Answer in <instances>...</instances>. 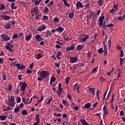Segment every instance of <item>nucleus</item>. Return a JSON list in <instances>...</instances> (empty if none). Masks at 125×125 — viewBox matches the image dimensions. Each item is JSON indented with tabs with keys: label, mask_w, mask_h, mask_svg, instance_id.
<instances>
[{
	"label": "nucleus",
	"mask_w": 125,
	"mask_h": 125,
	"mask_svg": "<svg viewBox=\"0 0 125 125\" xmlns=\"http://www.w3.org/2000/svg\"><path fill=\"white\" fill-rule=\"evenodd\" d=\"M49 72L47 71L43 70L41 71L40 73V77L38 78V81L42 82L43 80H44L45 78L49 77Z\"/></svg>",
	"instance_id": "f257e3e1"
},
{
	"label": "nucleus",
	"mask_w": 125,
	"mask_h": 125,
	"mask_svg": "<svg viewBox=\"0 0 125 125\" xmlns=\"http://www.w3.org/2000/svg\"><path fill=\"white\" fill-rule=\"evenodd\" d=\"M53 91L54 92H56L59 96V97H61V94H62V92H63V88H62V84L61 83H59L58 85V90H55V87L52 88Z\"/></svg>",
	"instance_id": "f03ea898"
},
{
	"label": "nucleus",
	"mask_w": 125,
	"mask_h": 125,
	"mask_svg": "<svg viewBox=\"0 0 125 125\" xmlns=\"http://www.w3.org/2000/svg\"><path fill=\"white\" fill-rule=\"evenodd\" d=\"M8 104L10 107H13L14 105H15V101L14 100V96H11L10 98L8 101Z\"/></svg>",
	"instance_id": "7ed1b4c3"
},
{
	"label": "nucleus",
	"mask_w": 125,
	"mask_h": 125,
	"mask_svg": "<svg viewBox=\"0 0 125 125\" xmlns=\"http://www.w3.org/2000/svg\"><path fill=\"white\" fill-rule=\"evenodd\" d=\"M84 38H80L79 42H85L88 39H89V35H87L86 34H84L83 35Z\"/></svg>",
	"instance_id": "20e7f679"
},
{
	"label": "nucleus",
	"mask_w": 125,
	"mask_h": 125,
	"mask_svg": "<svg viewBox=\"0 0 125 125\" xmlns=\"http://www.w3.org/2000/svg\"><path fill=\"white\" fill-rule=\"evenodd\" d=\"M20 85H21L20 91H25L27 86V83L26 82L21 83Z\"/></svg>",
	"instance_id": "39448f33"
},
{
	"label": "nucleus",
	"mask_w": 125,
	"mask_h": 125,
	"mask_svg": "<svg viewBox=\"0 0 125 125\" xmlns=\"http://www.w3.org/2000/svg\"><path fill=\"white\" fill-rule=\"evenodd\" d=\"M104 19L105 16H104L99 17L98 19V22H100L99 23V26H100V27H102V25H103V21H104Z\"/></svg>",
	"instance_id": "423d86ee"
},
{
	"label": "nucleus",
	"mask_w": 125,
	"mask_h": 125,
	"mask_svg": "<svg viewBox=\"0 0 125 125\" xmlns=\"http://www.w3.org/2000/svg\"><path fill=\"white\" fill-rule=\"evenodd\" d=\"M1 37L4 40V42H8L10 40V37L4 33L1 35Z\"/></svg>",
	"instance_id": "0eeeda50"
},
{
	"label": "nucleus",
	"mask_w": 125,
	"mask_h": 125,
	"mask_svg": "<svg viewBox=\"0 0 125 125\" xmlns=\"http://www.w3.org/2000/svg\"><path fill=\"white\" fill-rule=\"evenodd\" d=\"M78 125H90L84 119H81L78 121Z\"/></svg>",
	"instance_id": "6e6552de"
},
{
	"label": "nucleus",
	"mask_w": 125,
	"mask_h": 125,
	"mask_svg": "<svg viewBox=\"0 0 125 125\" xmlns=\"http://www.w3.org/2000/svg\"><path fill=\"white\" fill-rule=\"evenodd\" d=\"M35 13V15H37V14H39V7L38 6H35L34 7V9H32L31 10V13Z\"/></svg>",
	"instance_id": "1a4fd4ad"
},
{
	"label": "nucleus",
	"mask_w": 125,
	"mask_h": 125,
	"mask_svg": "<svg viewBox=\"0 0 125 125\" xmlns=\"http://www.w3.org/2000/svg\"><path fill=\"white\" fill-rule=\"evenodd\" d=\"M35 119L37 122L34 123L33 125H38L39 124H40V122H41V120L40 119V115L36 114Z\"/></svg>",
	"instance_id": "9d476101"
},
{
	"label": "nucleus",
	"mask_w": 125,
	"mask_h": 125,
	"mask_svg": "<svg viewBox=\"0 0 125 125\" xmlns=\"http://www.w3.org/2000/svg\"><path fill=\"white\" fill-rule=\"evenodd\" d=\"M46 29V26H45V25H42L37 28V31H38V32H42L43 30H45Z\"/></svg>",
	"instance_id": "9b49d317"
},
{
	"label": "nucleus",
	"mask_w": 125,
	"mask_h": 125,
	"mask_svg": "<svg viewBox=\"0 0 125 125\" xmlns=\"http://www.w3.org/2000/svg\"><path fill=\"white\" fill-rule=\"evenodd\" d=\"M77 61H78V58L77 57H70V61L69 62L70 63H76V62H77Z\"/></svg>",
	"instance_id": "f8f14e48"
},
{
	"label": "nucleus",
	"mask_w": 125,
	"mask_h": 125,
	"mask_svg": "<svg viewBox=\"0 0 125 125\" xmlns=\"http://www.w3.org/2000/svg\"><path fill=\"white\" fill-rule=\"evenodd\" d=\"M35 38L37 42H42V38L41 37V35L40 34H37Z\"/></svg>",
	"instance_id": "ddd939ff"
},
{
	"label": "nucleus",
	"mask_w": 125,
	"mask_h": 125,
	"mask_svg": "<svg viewBox=\"0 0 125 125\" xmlns=\"http://www.w3.org/2000/svg\"><path fill=\"white\" fill-rule=\"evenodd\" d=\"M75 49V45H73L70 47H67L66 48V51H70V50H74Z\"/></svg>",
	"instance_id": "4468645a"
},
{
	"label": "nucleus",
	"mask_w": 125,
	"mask_h": 125,
	"mask_svg": "<svg viewBox=\"0 0 125 125\" xmlns=\"http://www.w3.org/2000/svg\"><path fill=\"white\" fill-rule=\"evenodd\" d=\"M76 5L77 8H83V3L81 1H78Z\"/></svg>",
	"instance_id": "2eb2a0df"
},
{
	"label": "nucleus",
	"mask_w": 125,
	"mask_h": 125,
	"mask_svg": "<svg viewBox=\"0 0 125 125\" xmlns=\"http://www.w3.org/2000/svg\"><path fill=\"white\" fill-rule=\"evenodd\" d=\"M83 49V44L78 45H77V46L76 47V49H77V51H80L81 50H82Z\"/></svg>",
	"instance_id": "dca6fc26"
},
{
	"label": "nucleus",
	"mask_w": 125,
	"mask_h": 125,
	"mask_svg": "<svg viewBox=\"0 0 125 125\" xmlns=\"http://www.w3.org/2000/svg\"><path fill=\"white\" fill-rule=\"evenodd\" d=\"M90 107H91V104L89 103L85 104L83 106L84 109H89Z\"/></svg>",
	"instance_id": "f3484780"
},
{
	"label": "nucleus",
	"mask_w": 125,
	"mask_h": 125,
	"mask_svg": "<svg viewBox=\"0 0 125 125\" xmlns=\"http://www.w3.org/2000/svg\"><path fill=\"white\" fill-rule=\"evenodd\" d=\"M76 89H77L78 93L80 92V91L79 90V89H80V85H78V83H76L74 85V90L75 91Z\"/></svg>",
	"instance_id": "a211bd4d"
},
{
	"label": "nucleus",
	"mask_w": 125,
	"mask_h": 125,
	"mask_svg": "<svg viewBox=\"0 0 125 125\" xmlns=\"http://www.w3.org/2000/svg\"><path fill=\"white\" fill-rule=\"evenodd\" d=\"M10 65H11V66H12L13 67H17L18 68V67H19V66H20V63H16V62H15L10 64Z\"/></svg>",
	"instance_id": "6ab92c4d"
},
{
	"label": "nucleus",
	"mask_w": 125,
	"mask_h": 125,
	"mask_svg": "<svg viewBox=\"0 0 125 125\" xmlns=\"http://www.w3.org/2000/svg\"><path fill=\"white\" fill-rule=\"evenodd\" d=\"M31 39H32V34H29L25 37V41H26V42H30Z\"/></svg>",
	"instance_id": "aec40b11"
},
{
	"label": "nucleus",
	"mask_w": 125,
	"mask_h": 125,
	"mask_svg": "<svg viewBox=\"0 0 125 125\" xmlns=\"http://www.w3.org/2000/svg\"><path fill=\"white\" fill-rule=\"evenodd\" d=\"M64 31V28L62 27H58L57 28V31L59 32V33H62V32H63Z\"/></svg>",
	"instance_id": "412c9836"
},
{
	"label": "nucleus",
	"mask_w": 125,
	"mask_h": 125,
	"mask_svg": "<svg viewBox=\"0 0 125 125\" xmlns=\"http://www.w3.org/2000/svg\"><path fill=\"white\" fill-rule=\"evenodd\" d=\"M60 56H62V52L61 51L58 52V53L56 55V57L59 60H60Z\"/></svg>",
	"instance_id": "4be33fe9"
},
{
	"label": "nucleus",
	"mask_w": 125,
	"mask_h": 125,
	"mask_svg": "<svg viewBox=\"0 0 125 125\" xmlns=\"http://www.w3.org/2000/svg\"><path fill=\"white\" fill-rule=\"evenodd\" d=\"M103 45H104V55H107V48L106 47V44H105V43H103Z\"/></svg>",
	"instance_id": "5701e85b"
},
{
	"label": "nucleus",
	"mask_w": 125,
	"mask_h": 125,
	"mask_svg": "<svg viewBox=\"0 0 125 125\" xmlns=\"http://www.w3.org/2000/svg\"><path fill=\"white\" fill-rule=\"evenodd\" d=\"M63 38L65 41H67V42L70 41V37H69L67 34H65Z\"/></svg>",
	"instance_id": "b1692460"
},
{
	"label": "nucleus",
	"mask_w": 125,
	"mask_h": 125,
	"mask_svg": "<svg viewBox=\"0 0 125 125\" xmlns=\"http://www.w3.org/2000/svg\"><path fill=\"white\" fill-rule=\"evenodd\" d=\"M2 77L3 79V81H6V79H7V77H6V75L4 73H2Z\"/></svg>",
	"instance_id": "393cba45"
},
{
	"label": "nucleus",
	"mask_w": 125,
	"mask_h": 125,
	"mask_svg": "<svg viewBox=\"0 0 125 125\" xmlns=\"http://www.w3.org/2000/svg\"><path fill=\"white\" fill-rule=\"evenodd\" d=\"M10 27H11V24H10V23H8L4 26V28L6 30H8L9 29H10Z\"/></svg>",
	"instance_id": "a878e982"
},
{
	"label": "nucleus",
	"mask_w": 125,
	"mask_h": 125,
	"mask_svg": "<svg viewBox=\"0 0 125 125\" xmlns=\"http://www.w3.org/2000/svg\"><path fill=\"white\" fill-rule=\"evenodd\" d=\"M62 0L65 6H67V7H69V6H70V4L68 3V1H67V0Z\"/></svg>",
	"instance_id": "bb28decb"
},
{
	"label": "nucleus",
	"mask_w": 125,
	"mask_h": 125,
	"mask_svg": "<svg viewBox=\"0 0 125 125\" xmlns=\"http://www.w3.org/2000/svg\"><path fill=\"white\" fill-rule=\"evenodd\" d=\"M15 5V3H11V7L12 8V9H17V6H14Z\"/></svg>",
	"instance_id": "cd10ccee"
},
{
	"label": "nucleus",
	"mask_w": 125,
	"mask_h": 125,
	"mask_svg": "<svg viewBox=\"0 0 125 125\" xmlns=\"http://www.w3.org/2000/svg\"><path fill=\"white\" fill-rule=\"evenodd\" d=\"M7 117L5 115H0V121H4Z\"/></svg>",
	"instance_id": "c85d7f7f"
},
{
	"label": "nucleus",
	"mask_w": 125,
	"mask_h": 125,
	"mask_svg": "<svg viewBox=\"0 0 125 125\" xmlns=\"http://www.w3.org/2000/svg\"><path fill=\"white\" fill-rule=\"evenodd\" d=\"M48 20V17L45 15L43 16V18H42V21H47Z\"/></svg>",
	"instance_id": "c756f323"
},
{
	"label": "nucleus",
	"mask_w": 125,
	"mask_h": 125,
	"mask_svg": "<svg viewBox=\"0 0 125 125\" xmlns=\"http://www.w3.org/2000/svg\"><path fill=\"white\" fill-rule=\"evenodd\" d=\"M21 114L22 116H26V115H28V112H27V110L24 109L22 111Z\"/></svg>",
	"instance_id": "7c9ffc66"
},
{
	"label": "nucleus",
	"mask_w": 125,
	"mask_h": 125,
	"mask_svg": "<svg viewBox=\"0 0 125 125\" xmlns=\"http://www.w3.org/2000/svg\"><path fill=\"white\" fill-rule=\"evenodd\" d=\"M53 21L55 23H59L60 21L58 17H55Z\"/></svg>",
	"instance_id": "2f4dec72"
},
{
	"label": "nucleus",
	"mask_w": 125,
	"mask_h": 125,
	"mask_svg": "<svg viewBox=\"0 0 125 125\" xmlns=\"http://www.w3.org/2000/svg\"><path fill=\"white\" fill-rule=\"evenodd\" d=\"M97 71H98V67H96V68L95 67L92 70V74H95V73H96Z\"/></svg>",
	"instance_id": "473e14b6"
},
{
	"label": "nucleus",
	"mask_w": 125,
	"mask_h": 125,
	"mask_svg": "<svg viewBox=\"0 0 125 125\" xmlns=\"http://www.w3.org/2000/svg\"><path fill=\"white\" fill-rule=\"evenodd\" d=\"M51 35V33H50V32L48 30H47L46 32V35H45V38H48L49 37V36H50Z\"/></svg>",
	"instance_id": "72a5a7b5"
},
{
	"label": "nucleus",
	"mask_w": 125,
	"mask_h": 125,
	"mask_svg": "<svg viewBox=\"0 0 125 125\" xmlns=\"http://www.w3.org/2000/svg\"><path fill=\"white\" fill-rule=\"evenodd\" d=\"M56 81V78L54 76H52V78H51L50 82L51 83H54Z\"/></svg>",
	"instance_id": "f704fd0d"
},
{
	"label": "nucleus",
	"mask_w": 125,
	"mask_h": 125,
	"mask_svg": "<svg viewBox=\"0 0 125 125\" xmlns=\"http://www.w3.org/2000/svg\"><path fill=\"white\" fill-rule=\"evenodd\" d=\"M22 102L24 103L25 105H26V104H28V102L29 101L28 100L26 101V99H25V98H22Z\"/></svg>",
	"instance_id": "c9c22d12"
},
{
	"label": "nucleus",
	"mask_w": 125,
	"mask_h": 125,
	"mask_svg": "<svg viewBox=\"0 0 125 125\" xmlns=\"http://www.w3.org/2000/svg\"><path fill=\"white\" fill-rule=\"evenodd\" d=\"M5 8V6L3 4H0V10H3Z\"/></svg>",
	"instance_id": "e433bc0d"
},
{
	"label": "nucleus",
	"mask_w": 125,
	"mask_h": 125,
	"mask_svg": "<svg viewBox=\"0 0 125 125\" xmlns=\"http://www.w3.org/2000/svg\"><path fill=\"white\" fill-rule=\"evenodd\" d=\"M25 68H26L25 66L21 65V64L19 66H18V68L19 69V70H22V69H25Z\"/></svg>",
	"instance_id": "4c0bfd02"
},
{
	"label": "nucleus",
	"mask_w": 125,
	"mask_h": 125,
	"mask_svg": "<svg viewBox=\"0 0 125 125\" xmlns=\"http://www.w3.org/2000/svg\"><path fill=\"white\" fill-rule=\"evenodd\" d=\"M42 54L41 53H39L36 56V59H41L42 58Z\"/></svg>",
	"instance_id": "58836bf2"
},
{
	"label": "nucleus",
	"mask_w": 125,
	"mask_h": 125,
	"mask_svg": "<svg viewBox=\"0 0 125 125\" xmlns=\"http://www.w3.org/2000/svg\"><path fill=\"white\" fill-rule=\"evenodd\" d=\"M74 12H71L69 15V17L70 19H72V18H74Z\"/></svg>",
	"instance_id": "ea45409f"
},
{
	"label": "nucleus",
	"mask_w": 125,
	"mask_h": 125,
	"mask_svg": "<svg viewBox=\"0 0 125 125\" xmlns=\"http://www.w3.org/2000/svg\"><path fill=\"white\" fill-rule=\"evenodd\" d=\"M20 110V107H15L14 108V112L15 113H18V112H19Z\"/></svg>",
	"instance_id": "a19ab883"
},
{
	"label": "nucleus",
	"mask_w": 125,
	"mask_h": 125,
	"mask_svg": "<svg viewBox=\"0 0 125 125\" xmlns=\"http://www.w3.org/2000/svg\"><path fill=\"white\" fill-rule=\"evenodd\" d=\"M71 79V78L70 77H67L66 79H65V83L66 84H68V83H69V82H70V80Z\"/></svg>",
	"instance_id": "79ce46f5"
},
{
	"label": "nucleus",
	"mask_w": 125,
	"mask_h": 125,
	"mask_svg": "<svg viewBox=\"0 0 125 125\" xmlns=\"http://www.w3.org/2000/svg\"><path fill=\"white\" fill-rule=\"evenodd\" d=\"M124 51L123 50H121L120 53V57H124Z\"/></svg>",
	"instance_id": "37998d69"
},
{
	"label": "nucleus",
	"mask_w": 125,
	"mask_h": 125,
	"mask_svg": "<svg viewBox=\"0 0 125 125\" xmlns=\"http://www.w3.org/2000/svg\"><path fill=\"white\" fill-rule=\"evenodd\" d=\"M10 19V17L9 16H7V15L4 16V19L5 20H9Z\"/></svg>",
	"instance_id": "c03bdc74"
},
{
	"label": "nucleus",
	"mask_w": 125,
	"mask_h": 125,
	"mask_svg": "<svg viewBox=\"0 0 125 125\" xmlns=\"http://www.w3.org/2000/svg\"><path fill=\"white\" fill-rule=\"evenodd\" d=\"M6 49H7L8 50H9V51H10V52H12L13 51V50H12V49H11V48H10V47H9V46H6Z\"/></svg>",
	"instance_id": "a18cd8bd"
},
{
	"label": "nucleus",
	"mask_w": 125,
	"mask_h": 125,
	"mask_svg": "<svg viewBox=\"0 0 125 125\" xmlns=\"http://www.w3.org/2000/svg\"><path fill=\"white\" fill-rule=\"evenodd\" d=\"M12 85L11 84H9L8 86V91H11L12 90Z\"/></svg>",
	"instance_id": "49530a36"
},
{
	"label": "nucleus",
	"mask_w": 125,
	"mask_h": 125,
	"mask_svg": "<svg viewBox=\"0 0 125 125\" xmlns=\"http://www.w3.org/2000/svg\"><path fill=\"white\" fill-rule=\"evenodd\" d=\"M118 7H119V4H114V5H113V8H114L115 9L114 10H116V9H118Z\"/></svg>",
	"instance_id": "de8ad7c7"
},
{
	"label": "nucleus",
	"mask_w": 125,
	"mask_h": 125,
	"mask_svg": "<svg viewBox=\"0 0 125 125\" xmlns=\"http://www.w3.org/2000/svg\"><path fill=\"white\" fill-rule=\"evenodd\" d=\"M106 27H108L109 28H113V27H114V24H113V23H110L106 25Z\"/></svg>",
	"instance_id": "09e8293b"
},
{
	"label": "nucleus",
	"mask_w": 125,
	"mask_h": 125,
	"mask_svg": "<svg viewBox=\"0 0 125 125\" xmlns=\"http://www.w3.org/2000/svg\"><path fill=\"white\" fill-rule=\"evenodd\" d=\"M39 14H37V15H36V19L37 20H40V19H41V17L42 16L41 15H38Z\"/></svg>",
	"instance_id": "8fccbe9b"
},
{
	"label": "nucleus",
	"mask_w": 125,
	"mask_h": 125,
	"mask_svg": "<svg viewBox=\"0 0 125 125\" xmlns=\"http://www.w3.org/2000/svg\"><path fill=\"white\" fill-rule=\"evenodd\" d=\"M98 4H99V5L103 4V1L102 0H99L98 1Z\"/></svg>",
	"instance_id": "3c124183"
},
{
	"label": "nucleus",
	"mask_w": 125,
	"mask_h": 125,
	"mask_svg": "<svg viewBox=\"0 0 125 125\" xmlns=\"http://www.w3.org/2000/svg\"><path fill=\"white\" fill-rule=\"evenodd\" d=\"M49 12V9H48V7H45V9H44V12L45 13H47V12Z\"/></svg>",
	"instance_id": "603ef678"
},
{
	"label": "nucleus",
	"mask_w": 125,
	"mask_h": 125,
	"mask_svg": "<svg viewBox=\"0 0 125 125\" xmlns=\"http://www.w3.org/2000/svg\"><path fill=\"white\" fill-rule=\"evenodd\" d=\"M11 110V107L10 106H7L6 109H4L5 112H6V111H10Z\"/></svg>",
	"instance_id": "864d4df0"
},
{
	"label": "nucleus",
	"mask_w": 125,
	"mask_h": 125,
	"mask_svg": "<svg viewBox=\"0 0 125 125\" xmlns=\"http://www.w3.org/2000/svg\"><path fill=\"white\" fill-rule=\"evenodd\" d=\"M52 98H51L50 99H49L48 102L46 103L47 105H49V104H50L51 101H52Z\"/></svg>",
	"instance_id": "5fc2aeb1"
},
{
	"label": "nucleus",
	"mask_w": 125,
	"mask_h": 125,
	"mask_svg": "<svg viewBox=\"0 0 125 125\" xmlns=\"http://www.w3.org/2000/svg\"><path fill=\"white\" fill-rule=\"evenodd\" d=\"M98 51L99 53H103V49L102 48H101L98 49Z\"/></svg>",
	"instance_id": "6e6d98bb"
},
{
	"label": "nucleus",
	"mask_w": 125,
	"mask_h": 125,
	"mask_svg": "<svg viewBox=\"0 0 125 125\" xmlns=\"http://www.w3.org/2000/svg\"><path fill=\"white\" fill-rule=\"evenodd\" d=\"M94 89H95V88H92L91 87H89V90H90L92 93L94 92Z\"/></svg>",
	"instance_id": "4d7b16f0"
},
{
	"label": "nucleus",
	"mask_w": 125,
	"mask_h": 125,
	"mask_svg": "<svg viewBox=\"0 0 125 125\" xmlns=\"http://www.w3.org/2000/svg\"><path fill=\"white\" fill-rule=\"evenodd\" d=\"M115 11H116V10L114 9H111V10L110 11V12L112 14H115Z\"/></svg>",
	"instance_id": "13d9d810"
},
{
	"label": "nucleus",
	"mask_w": 125,
	"mask_h": 125,
	"mask_svg": "<svg viewBox=\"0 0 125 125\" xmlns=\"http://www.w3.org/2000/svg\"><path fill=\"white\" fill-rule=\"evenodd\" d=\"M26 73L27 74H32V73H33V70H31L30 69H28L27 71H26Z\"/></svg>",
	"instance_id": "bf43d9fd"
},
{
	"label": "nucleus",
	"mask_w": 125,
	"mask_h": 125,
	"mask_svg": "<svg viewBox=\"0 0 125 125\" xmlns=\"http://www.w3.org/2000/svg\"><path fill=\"white\" fill-rule=\"evenodd\" d=\"M20 102H21V98H20V97H18L17 98V103H20Z\"/></svg>",
	"instance_id": "052dcab7"
},
{
	"label": "nucleus",
	"mask_w": 125,
	"mask_h": 125,
	"mask_svg": "<svg viewBox=\"0 0 125 125\" xmlns=\"http://www.w3.org/2000/svg\"><path fill=\"white\" fill-rule=\"evenodd\" d=\"M108 44L109 47H111V45L112 44V41H111V40H109L108 41Z\"/></svg>",
	"instance_id": "680f3d73"
},
{
	"label": "nucleus",
	"mask_w": 125,
	"mask_h": 125,
	"mask_svg": "<svg viewBox=\"0 0 125 125\" xmlns=\"http://www.w3.org/2000/svg\"><path fill=\"white\" fill-rule=\"evenodd\" d=\"M120 65L121 66H122V63H123V62H124V59L122 58H120Z\"/></svg>",
	"instance_id": "e2e57ef3"
},
{
	"label": "nucleus",
	"mask_w": 125,
	"mask_h": 125,
	"mask_svg": "<svg viewBox=\"0 0 125 125\" xmlns=\"http://www.w3.org/2000/svg\"><path fill=\"white\" fill-rule=\"evenodd\" d=\"M125 115V112H124V111L121 110L120 112V116H124Z\"/></svg>",
	"instance_id": "0e129e2a"
},
{
	"label": "nucleus",
	"mask_w": 125,
	"mask_h": 125,
	"mask_svg": "<svg viewBox=\"0 0 125 125\" xmlns=\"http://www.w3.org/2000/svg\"><path fill=\"white\" fill-rule=\"evenodd\" d=\"M33 67H34V63L32 62V63H31L29 65V68L30 69H33Z\"/></svg>",
	"instance_id": "69168bd1"
},
{
	"label": "nucleus",
	"mask_w": 125,
	"mask_h": 125,
	"mask_svg": "<svg viewBox=\"0 0 125 125\" xmlns=\"http://www.w3.org/2000/svg\"><path fill=\"white\" fill-rule=\"evenodd\" d=\"M103 111L104 115H107L108 114V110L107 109L104 110Z\"/></svg>",
	"instance_id": "338daca9"
},
{
	"label": "nucleus",
	"mask_w": 125,
	"mask_h": 125,
	"mask_svg": "<svg viewBox=\"0 0 125 125\" xmlns=\"http://www.w3.org/2000/svg\"><path fill=\"white\" fill-rule=\"evenodd\" d=\"M73 109L75 111H79V106H76L75 107H74Z\"/></svg>",
	"instance_id": "774afa93"
}]
</instances>
